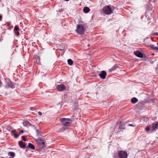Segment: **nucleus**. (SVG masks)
Listing matches in <instances>:
<instances>
[{
    "label": "nucleus",
    "instance_id": "nucleus-1",
    "mask_svg": "<svg viewBox=\"0 0 158 158\" xmlns=\"http://www.w3.org/2000/svg\"><path fill=\"white\" fill-rule=\"evenodd\" d=\"M85 29L83 26L80 24H77L76 31L78 34L83 35L85 32Z\"/></svg>",
    "mask_w": 158,
    "mask_h": 158
},
{
    "label": "nucleus",
    "instance_id": "nucleus-2",
    "mask_svg": "<svg viewBox=\"0 0 158 158\" xmlns=\"http://www.w3.org/2000/svg\"><path fill=\"white\" fill-rule=\"evenodd\" d=\"M61 122L65 126H69L71 123V120L69 118H63L61 119Z\"/></svg>",
    "mask_w": 158,
    "mask_h": 158
},
{
    "label": "nucleus",
    "instance_id": "nucleus-3",
    "mask_svg": "<svg viewBox=\"0 0 158 158\" xmlns=\"http://www.w3.org/2000/svg\"><path fill=\"white\" fill-rule=\"evenodd\" d=\"M102 10L104 13L106 14H109L112 12L110 7L109 6H105L103 8Z\"/></svg>",
    "mask_w": 158,
    "mask_h": 158
},
{
    "label": "nucleus",
    "instance_id": "nucleus-4",
    "mask_svg": "<svg viewBox=\"0 0 158 158\" xmlns=\"http://www.w3.org/2000/svg\"><path fill=\"white\" fill-rule=\"evenodd\" d=\"M118 155L120 158H127L128 156L127 153L126 152L123 151H119Z\"/></svg>",
    "mask_w": 158,
    "mask_h": 158
},
{
    "label": "nucleus",
    "instance_id": "nucleus-5",
    "mask_svg": "<svg viewBox=\"0 0 158 158\" xmlns=\"http://www.w3.org/2000/svg\"><path fill=\"white\" fill-rule=\"evenodd\" d=\"M66 86L63 84L58 85L57 86V90L59 91H62L66 89Z\"/></svg>",
    "mask_w": 158,
    "mask_h": 158
},
{
    "label": "nucleus",
    "instance_id": "nucleus-6",
    "mask_svg": "<svg viewBox=\"0 0 158 158\" xmlns=\"http://www.w3.org/2000/svg\"><path fill=\"white\" fill-rule=\"evenodd\" d=\"M100 77L102 79H104L106 78V73L105 71H101V73L99 74Z\"/></svg>",
    "mask_w": 158,
    "mask_h": 158
},
{
    "label": "nucleus",
    "instance_id": "nucleus-7",
    "mask_svg": "<svg viewBox=\"0 0 158 158\" xmlns=\"http://www.w3.org/2000/svg\"><path fill=\"white\" fill-rule=\"evenodd\" d=\"M36 142L38 145L40 146H41L43 147H44V142L43 140L41 139H38Z\"/></svg>",
    "mask_w": 158,
    "mask_h": 158
},
{
    "label": "nucleus",
    "instance_id": "nucleus-8",
    "mask_svg": "<svg viewBox=\"0 0 158 158\" xmlns=\"http://www.w3.org/2000/svg\"><path fill=\"white\" fill-rule=\"evenodd\" d=\"M134 54L138 57L142 58L143 57V54L139 51H136L134 52Z\"/></svg>",
    "mask_w": 158,
    "mask_h": 158
},
{
    "label": "nucleus",
    "instance_id": "nucleus-9",
    "mask_svg": "<svg viewBox=\"0 0 158 158\" xmlns=\"http://www.w3.org/2000/svg\"><path fill=\"white\" fill-rule=\"evenodd\" d=\"M23 125L24 126L27 127L30 126L33 127V126L32 124L30 123L29 122L26 121L24 122L23 123Z\"/></svg>",
    "mask_w": 158,
    "mask_h": 158
},
{
    "label": "nucleus",
    "instance_id": "nucleus-10",
    "mask_svg": "<svg viewBox=\"0 0 158 158\" xmlns=\"http://www.w3.org/2000/svg\"><path fill=\"white\" fill-rule=\"evenodd\" d=\"M119 129L120 130H124L125 129V124L123 122H121L119 127Z\"/></svg>",
    "mask_w": 158,
    "mask_h": 158
},
{
    "label": "nucleus",
    "instance_id": "nucleus-11",
    "mask_svg": "<svg viewBox=\"0 0 158 158\" xmlns=\"http://www.w3.org/2000/svg\"><path fill=\"white\" fill-rule=\"evenodd\" d=\"M19 145L21 148H24L26 147V144L22 141H20L19 143Z\"/></svg>",
    "mask_w": 158,
    "mask_h": 158
},
{
    "label": "nucleus",
    "instance_id": "nucleus-12",
    "mask_svg": "<svg viewBox=\"0 0 158 158\" xmlns=\"http://www.w3.org/2000/svg\"><path fill=\"white\" fill-rule=\"evenodd\" d=\"M29 148L32 150H34L35 149V147L31 143H29L28 144V146L27 147V148Z\"/></svg>",
    "mask_w": 158,
    "mask_h": 158
},
{
    "label": "nucleus",
    "instance_id": "nucleus-13",
    "mask_svg": "<svg viewBox=\"0 0 158 158\" xmlns=\"http://www.w3.org/2000/svg\"><path fill=\"white\" fill-rule=\"evenodd\" d=\"M15 130H13L12 131L11 133L12 134V135H14V137L15 138H17L18 137L19 135L18 134L15 133Z\"/></svg>",
    "mask_w": 158,
    "mask_h": 158
},
{
    "label": "nucleus",
    "instance_id": "nucleus-14",
    "mask_svg": "<svg viewBox=\"0 0 158 158\" xmlns=\"http://www.w3.org/2000/svg\"><path fill=\"white\" fill-rule=\"evenodd\" d=\"M7 85H8V87H10L12 88H13L14 87V86L13 84V83L10 81L7 83Z\"/></svg>",
    "mask_w": 158,
    "mask_h": 158
},
{
    "label": "nucleus",
    "instance_id": "nucleus-15",
    "mask_svg": "<svg viewBox=\"0 0 158 158\" xmlns=\"http://www.w3.org/2000/svg\"><path fill=\"white\" fill-rule=\"evenodd\" d=\"M83 10L84 13H87L90 10L88 7H85L84 8Z\"/></svg>",
    "mask_w": 158,
    "mask_h": 158
},
{
    "label": "nucleus",
    "instance_id": "nucleus-16",
    "mask_svg": "<svg viewBox=\"0 0 158 158\" xmlns=\"http://www.w3.org/2000/svg\"><path fill=\"white\" fill-rule=\"evenodd\" d=\"M138 101V99L134 97L131 99V102L132 103L135 104Z\"/></svg>",
    "mask_w": 158,
    "mask_h": 158
},
{
    "label": "nucleus",
    "instance_id": "nucleus-17",
    "mask_svg": "<svg viewBox=\"0 0 158 158\" xmlns=\"http://www.w3.org/2000/svg\"><path fill=\"white\" fill-rule=\"evenodd\" d=\"M148 47H149L151 48L152 49V50H156L157 48V47H155L154 45L153 44H150V45L148 46Z\"/></svg>",
    "mask_w": 158,
    "mask_h": 158
},
{
    "label": "nucleus",
    "instance_id": "nucleus-18",
    "mask_svg": "<svg viewBox=\"0 0 158 158\" xmlns=\"http://www.w3.org/2000/svg\"><path fill=\"white\" fill-rule=\"evenodd\" d=\"M117 68V66L116 65H114L112 68L110 69H109V71L110 72H112L115 70Z\"/></svg>",
    "mask_w": 158,
    "mask_h": 158
},
{
    "label": "nucleus",
    "instance_id": "nucleus-19",
    "mask_svg": "<svg viewBox=\"0 0 158 158\" xmlns=\"http://www.w3.org/2000/svg\"><path fill=\"white\" fill-rule=\"evenodd\" d=\"M8 155L9 156H11L12 157H14L15 155V153L11 152H9L8 153Z\"/></svg>",
    "mask_w": 158,
    "mask_h": 158
},
{
    "label": "nucleus",
    "instance_id": "nucleus-20",
    "mask_svg": "<svg viewBox=\"0 0 158 158\" xmlns=\"http://www.w3.org/2000/svg\"><path fill=\"white\" fill-rule=\"evenodd\" d=\"M158 127V122L154 125L152 127L153 129H155Z\"/></svg>",
    "mask_w": 158,
    "mask_h": 158
},
{
    "label": "nucleus",
    "instance_id": "nucleus-21",
    "mask_svg": "<svg viewBox=\"0 0 158 158\" xmlns=\"http://www.w3.org/2000/svg\"><path fill=\"white\" fill-rule=\"evenodd\" d=\"M67 61L68 64L70 65H72L73 63V61L71 59H68Z\"/></svg>",
    "mask_w": 158,
    "mask_h": 158
},
{
    "label": "nucleus",
    "instance_id": "nucleus-22",
    "mask_svg": "<svg viewBox=\"0 0 158 158\" xmlns=\"http://www.w3.org/2000/svg\"><path fill=\"white\" fill-rule=\"evenodd\" d=\"M19 28L17 26H15L14 27V30L15 31H17L19 30Z\"/></svg>",
    "mask_w": 158,
    "mask_h": 158
},
{
    "label": "nucleus",
    "instance_id": "nucleus-23",
    "mask_svg": "<svg viewBox=\"0 0 158 158\" xmlns=\"http://www.w3.org/2000/svg\"><path fill=\"white\" fill-rule=\"evenodd\" d=\"M152 8L151 7H149V8H148V11H147L146 13H148L149 11H151V12L152 11Z\"/></svg>",
    "mask_w": 158,
    "mask_h": 158
},
{
    "label": "nucleus",
    "instance_id": "nucleus-24",
    "mask_svg": "<svg viewBox=\"0 0 158 158\" xmlns=\"http://www.w3.org/2000/svg\"><path fill=\"white\" fill-rule=\"evenodd\" d=\"M145 130L147 131H150V127H148V126L146 128H145Z\"/></svg>",
    "mask_w": 158,
    "mask_h": 158
},
{
    "label": "nucleus",
    "instance_id": "nucleus-25",
    "mask_svg": "<svg viewBox=\"0 0 158 158\" xmlns=\"http://www.w3.org/2000/svg\"><path fill=\"white\" fill-rule=\"evenodd\" d=\"M22 139L24 141H25L26 140V139L25 137L24 136H22Z\"/></svg>",
    "mask_w": 158,
    "mask_h": 158
},
{
    "label": "nucleus",
    "instance_id": "nucleus-26",
    "mask_svg": "<svg viewBox=\"0 0 158 158\" xmlns=\"http://www.w3.org/2000/svg\"><path fill=\"white\" fill-rule=\"evenodd\" d=\"M15 34L17 35H19V32L18 31H15Z\"/></svg>",
    "mask_w": 158,
    "mask_h": 158
},
{
    "label": "nucleus",
    "instance_id": "nucleus-27",
    "mask_svg": "<svg viewBox=\"0 0 158 158\" xmlns=\"http://www.w3.org/2000/svg\"><path fill=\"white\" fill-rule=\"evenodd\" d=\"M153 35H158V32L154 33L153 34Z\"/></svg>",
    "mask_w": 158,
    "mask_h": 158
},
{
    "label": "nucleus",
    "instance_id": "nucleus-28",
    "mask_svg": "<svg viewBox=\"0 0 158 158\" xmlns=\"http://www.w3.org/2000/svg\"><path fill=\"white\" fill-rule=\"evenodd\" d=\"M129 126H131V127H134L135 126V125H133L132 124H129Z\"/></svg>",
    "mask_w": 158,
    "mask_h": 158
},
{
    "label": "nucleus",
    "instance_id": "nucleus-29",
    "mask_svg": "<svg viewBox=\"0 0 158 158\" xmlns=\"http://www.w3.org/2000/svg\"><path fill=\"white\" fill-rule=\"evenodd\" d=\"M23 130H21L19 132V133L20 134L23 133Z\"/></svg>",
    "mask_w": 158,
    "mask_h": 158
},
{
    "label": "nucleus",
    "instance_id": "nucleus-30",
    "mask_svg": "<svg viewBox=\"0 0 158 158\" xmlns=\"http://www.w3.org/2000/svg\"><path fill=\"white\" fill-rule=\"evenodd\" d=\"M38 113L39 115H42V113L40 112H38Z\"/></svg>",
    "mask_w": 158,
    "mask_h": 158
},
{
    "label": "nucleus",
    "instance_id": "nucleus-31",
    "mask_svg": "<svg viewBox=\"0 0 158 158\" xmlns=\"http://www.w3.org/2000/svg\"><path fill=\"white\" fill-rule=\"evenodd\" d=\"M32 108H33V107H31L30 108V109L31 110H32Z\"/></svg>",
    "mask_w": 158,
    "mask_h": 158
},
{
    "label": "nucleus",
    "instance_id": "nucleus-32",
    "mask_svg": "<svg viewBox=\"0 0 158 158\" xmlns=\"http://www.w3.org/2000/svg\"><path fill=\"white\" fill-rule=\"evenodd\" d=\"M2 18V16L0 15V19Z\"/></svg>",
    "mask_w": 158,
    "mask_h": 158
},
{
    "label": "nucleus",
    "instance_id": "nucleus-33",
    "mask_svg": "<svg viewBox=\"0 0 158 158\" xmlns=\"http://www.w3.org/2000/svg\"><path fill=\"white\" fill-rule=\"evenodd\" d=\"M156 48V50H158V47H157Z\"/></svg>",
    "mask_w": 158,
    "mask_h": 158
},
{
    "label": "nucleus",
    "instance_id": "nucleus-34",
    "mask_svg": "<svg viewBox=\"0 0 158 158\" xmlns=\"http://www.w3.org/2000/svg\"><path fill=\"white\" fill-rule=\"evenodd\" d=\"M69 0H64V1H69Z\"/></svg>",
    "mask_w": 158,
    "mask_h": 158
},
{
    "label": "nucleus",
    "instance_id": "nucleus-35",
    "mask_svg": "<svg viewBox=\"0 0 158 158\" xmlns=\"http://www.w3.org/2000/svg\"><path fill=\"white\" fill-rule=\"evenodd\" d=\"M152 55H154V53H153Z\"/></svg>",
    "mask_w": 158,
    "mask_h": 158
},
{
    "label": "nucleus",
    "instance_id": "nucleus-36",
    "mask_svg": "<svg viewBox=\"0 0 158 158\" xmlns=\"http://www.w3.org/2000/svg\"><path fill=\"white\" fill-rule=\"evenodd\" d=\"M9 158H13V157H9Z\"/></svg>",
    "mask_w": 158,
    "mask_h": 158
},
{
    "label": "nucleus",
    "instance_id": "nucleus-37",
    "mask_svg": "<svg viewBox=\"0 0 158 158\" xmlns=\"http://www.w3.org/2000/svg\"><path fill=\"white\" fill-rule=\"evenodd\" d=\"M88 46H89V44H88Z\"/></svg>",
    "mask_w": 158,
    "mask_h": 158
},
{
    "label": "nucleus",
    "instance_id": "nucleus-38",
    "mask_svg": "<svg viewBox=\"0 0 158 158\" xmlns=\"http://www.w3.org/2000/svg\"><path fill=\"white\" fill-rule=\"evenodd\" d=\"M1 158H5L4 157H2Z\"/></svg>",
    "mask_w": 158,
    "mask_h": 158
}]
</instances>
